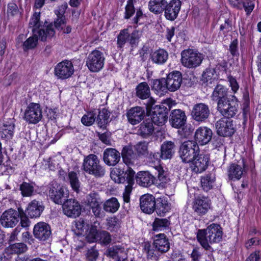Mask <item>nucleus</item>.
<instances>
[{
	"label": "nucleus",
	"instance_id": "7c9ffc66",
	"mask_svg": "<svg viewBox=\"0 0 261 261\" xmlns=\"http://www.w3.org/2000/svg\"><path fill=\"white\" fill-rule=\"evenodd\" d=\"M123 162L127 166L139 164L138 155L127 147H124L121 152Z\"/></svg>",
	"mask_w": 261,
	"mask_h": 261
},
{
	"label": "nucleus",
	"instance_id": "680f3d73",
	"mask_svg": "<svg viewBox=\"0 0 261 261\" xmlns=\"http://www.w3.org/2000/svg\"><path fill=\"white\" fill-rule=\"evenodd\" d=\"M98 255V250L95 247H91L87 250L86 254V259L87 261H96Z\"/></svg>",
	"mask_w": 261,
	"mask_h": 261
},
{
	"label": "nucleus",
	"instance_id": "2eb2a0df",
	"mask_svg": "<svg viewBox=\"0 0 261 261\" xmlns=\"http://www.w3.org/2000/svg\"><path fill=\"white\" fill-rule=\"evenodd\" d=\"M210 111L207 105L204 103L195 105L191 112V116L194 120L198 122L205 121L210 116Z\"/></svg>",
	"mask_w": 261,
	"mask_h": 261
},
{
	"label": "nucleus",
	"instance_id": "49530a36",
	"mask_svg": "<svg viewBox=\"0 0 261 261\" xmlns=\"http://www.w3.org/2000/svg\"><path fill=\"white\" fill-rule=\"evenodd\" d=\"M110 117V112L106 109L99 111L97 116L98 125L100 128H105Z\"/></svg>",
	"mask_w": 261,
	"mask_h": 261
},
{
	"label": "nucleus",
	"instance_id": "e433bc0d",
	"mask_svg": "<svg viewBox=\"0 0 261 261\" xmlns=\"http://www.w3.org/2000/svg\"><path fill=\"white\" fill-rule=\"evenodd\" d=\"M136 95L141 99H146L150 96V88L146 82H141L136 87Z\"/></svg>",
	"mask_w": 261,
	"mask_h": 261
},
{
	"label": "nucleus",
	"instance_id": "603ef678",
	"mask_svg": "<svg viewBox=\"0 0 261 261\" xmlns=\"http://www.w3.org/2000/svg\"><path fill=\"white\" fill-rule=\"evenodd\" d=\"M89 225L86 224L83 219H80L75 223L74 231L78 236L83 235L87 231Z\"/></svg>",
	"mask_w": 261,
	"mask_h": 261
},
{
	"label": "nucleus",
	"instance_id": "774afa93",
	"mask_svg": "<svg viewBox=\"0 0 261 261\" xmlns=\"http://www.w3.org/2000/svg\"><path fill=\"white\" fill-rule=\"evenodd\" d=\"M214 74V70L212 68H207L203 72L201 80L204 83L208 82L212 79Z\"/></svg>",
	"mask_w": 261,
	"mask_h": 261
},
{
	"label": "nucleus",
	"instance_id": "f704fd0d",
	"mask_svg": "<svg viewBox=\"0 0 261 261\" xmlns=\"http://www.w3.org/2000/svg\"><path fill=\"white\" fill-rule=\"evenodd\" d=\"M14 127V123L12 120L4 123L3 125L0 128V136L1 138L7 140L12 139L13 136Z\"/></svg>",
	"mask_w": 261,
	"mask_h": 261
},
{
	"label": "nucleus",
	"instance_id": "6e6552de",
	"mask_svg": "<svg viewBox=\"0 0 261 261\" xmlns=\"http://www.w3.org/2000/svg\"><path fill=\"white\" fill-rule=\"evenodd\" d=\"M105 61V57L103 53L95 49L86 58V66L90 71L97 72L103 68Z\"/></svg>",
	"mask_w": 261,
	"mask_h": 261
},
{
	"label": "nucleus",
	"instance_id": "37998d69",
	"mask_svg": "<svg viewBox=\"0 0 261 261\" xmlns=\"http://www.w3.org/2000/svg\"><path fill=\"white\" fill-rule=\"evenodd\" d=\"M228 173L229 178L231 179H239L243 174V169L240 165L232 164L229 167Z\"/></svg>",
	"mask_w": 261,
	"mask_h": 261
},
{
	"label": "nucleus",
	"instance_id": "a211bd4d",
	"mask_svg": "<svg viewBox=\"0 0 261 261\" xmlns=\"http://www.w3.org/2000/svg\"><path fill=\"white\" fill-rule=\"evenodd\" d=\"M211 201L206 197L198 196L193 202L192 208L198 215L205 214L211 208Z\"/></svg>",
	"mask_w": 261,
	"mask_h": 261
},
{
	"label": "nucleus",
	"instance_id": "3c124183",
	"mask_svg": "<svg viewBox=\"0 0 261 261\" xmlns=\"http://www.w3.org/2000/svg\"><path fill=\"white\" fill-rule=\"evenodd\" d=\"M155 169L158 173V179H156L158 182L157 184L160 185L167 183L169 181V178L167 176V173L165 172L162 167L160 165H156L155 166Z\"/></svg>",
	"mask_w": 261,
	"mask_h": 261
},
{
	"label": "nucleus",
	"instance_id": "4c0bfd02",
	"mask_svg": "<svg viewBox=\"0 0 261 261\" xmlns=\"http://www.w3.org/2000/svg\"><path fill=\"white\" fill-rule=\"evenodd\" d=\"M175 147L174 143L171 141H166L161 146V155L162 159L167 160L172 158Z\"/></svg>",
	"mask_w": 261,
	"mask_h": 261
},
{
	"label": "nucleus",
	"instance_id": "4d7b16f0",
	"mask_svg": "<svg viewBox=\"0 0 261 261\" xmlns=\"http://www.w3.org/2000/svg\"><path fill=\"white\" fill-rule=\"evenodd\" d=\"M64 11L56 13L57 19L55 21V26L58 30H63L65 27V17L63 15Z\"/></svg>",
	"mask_w": 261,
	"mask_h": 261
},
{
	"label": "nucleus",
	"instance_id": "f03ea898",
	"mask_svg": "<svg viewBox=\"0 0 261 261\" xmlns=\"http://www.w3.org/2000/svg\"><path fill=\"white\" fill-rule=\"evenodd\" d=\"M55 35V31L51 26L43 27L39 30H33V35L28 38L23 43L24 51L34 48L38 44L39 39L45 41L50 39Z\"/></svg>",
	"mask_w": 261,
	"mask_h": 261
},
{
	"label": "nucleus",
	"instance_id": "2f4dec72",
	"mask_svg": "<svg viewBox=\"0 0 261 261\" xmlns=\"http://www.w3.org/2000/svg\"><path fill=\"white\" fill-rule=\"evenodd\" d=\"M44 208L42 202L34 200L28 204L27 212L30 218H38L40 217Z\"/></svg>",
	"mask_w": 261,
	"mask_h": 261
},
{
	"label": "nucleus",
	"instance_id": "423d86ee",
	"mask_svg": "<svg viewBox=\"0 0 261 261\" xmlns=\"http://www.w3.org/2000/svg\"><path fill=\"white\" fill-rule=\"evenodd\" d=\"M181 56V64L188 68H194L199 66L203 59L202 54L191 49L183 50Z\"/></svg>",
	"mask_w": 261,
	"mask_h": 261
},
{
	"label": "nucleus",
	"instance_id": "8fccbe9b",
	"mask_svg": "<svg viewBox=\"0 0 261 261\" xmlns=\"http://www.w3.org/2000/svg\"><path fill=\"white\" fill-rule=\"evenodd\" d=\"M170 225V222L167 219L156 218L152 223L153 230L154 231L162 230Z\"/></svg>",
	"mask_w": 261,
	"mask_h": 261
},
{
	"label": "nucleus",
	"instance_id": "052dcab7",
	"mask_svg": "<svg viewBox=\"0 0 261 261\" xmlns=\"http://www.w3.org/2000/svg\"><path fill=\"white\" fill-rule=\"evenodd\" d=\"M141 35V33L137 30L133 31L130 34H129L128 42L132 46L134 47L137 45Z\"/></svg>",
	"mask_w": 261,
	"mask_h": 261
},
{
	"label": "nucleus",
	"instance_id": "6ab92c4d",
	"mask_svg": "<svg viewBox=\"0 0 261 261\" xmlns=\"http://www.w3.org/2000/svg\"><path fill=\"white\" fill-rule=\"evenodd\" d=\"M151 113V122L159 126L164 125L168 118V110L164 106H155Z\"/></svg>",
	"mask_w": 261,
	"mask_h": 261
},
{
	"label": "nucleus",
	"instance_id": "bb28decb",
	"mask_svg": "<svg viewBox=\"0 0 261 261\" xmlns=\"http://www.w3.org/2000/svg\"><path fill=\"white\" fill-rule=\"evenodd\" d=\"M136 181L141 186L148 187L158 184L156 178L148 171H140L136 176Z\"/></svg>",
	"mask_w": 261,
	"mask_h": 261
},
{
	"label": "nucleus",
	"instance_id": "bf43d9fd",
	"mask_svg": "<svg viewBox=\"0 0 261 261\" xmlns=\"http://www.w3.org/2000/svg\"><path fill=\"white\" fill-rule=\"evenodd\" d=\"M98 240L100 243L108 244L111 241V236L110 233L106 231H101L98 233Z\"/></svg>",
	"mask_w": 261,
	"mask_h": 261
},
{
	"label": "nucleus",
	"instance_id": "ddd939ff",
	"mask_svg": "<svg viewBox=\"0 0 261 261\" xmlns=\"http://www.w3.org/2000/svg\"><path fill=\"white\" fill-rule=\"evenodd\" d=\"M87 205L89 207L93 215L97 218H103L105 216L102 210L100 198L96 193H90L87 196Z\"/></svg>",
	"mask_w": 261,
	"mask_h": 261
},
{
	"label": "nucleus",
	"instance_id": "9b49d317",
	"mask_svg": "<svg viewBox=\"0 0 261 261\" xmlns=\"http://www.w3.org/2000/svg\"><path fill=\"white\" fill-rule=\"evenodd\" d=\"M20 214L19 211L10 208L5 211L1 215L0 222L2 225L6 228L15 226L20 220Z\"/></svg>",
	"mask_w": 261,
	"mask_h": 261
},
{
	"label": "nucleus",
	"instance_id": "f8f14e48",
	"mask_svg": "<svg viewBox=\"0 0 261 261\" xmlns=\"http://www.w3.org/2000/svg\"><path fill=\"white\" fill-rule=\"evenodd\" d=\"M215 127L217 133L220 136L229 137L235 132L232 121L225 117L218 120L215 123Z\"/></svg>",
	"mask_w": 261,
	"mask_h": 261
},
{
	"label": "nucleus",
	"instance_id": "5701e85b",
	"mask_svg": "<svg viewBox=\"0 0 261 261\" xmlns=\"http://www.w3.org/2000/svg\"><path fill=\"white\" fill-rule=\"evenodd\" d=\"M186 120L185 113L180 109L172 110L170 115L169 122L174 128H178L184 126Z\"/></svg>",
	"mask_w": 261,
	"mask_h": 261
},
{
	"label": "nucleus",
	"instance_id": "72a5a7b5",
	"mask_svg": "<svg viewBox=\"0 0 261 261\" xmlns=\"http://www.w3.org/2000/svg\"><path fill=\"white\" fill-rule=\"evenodd\" d=\"M212 97L213 100H217V102L229 98L227 97V89L222 85H217L214 90Z\"/></svg>",
	"mask_w": 261,
	"mask_h": 261
},
{
	"label": "nucleus",
	"instance_id": "c9c22d12",
	"mask_svg": "<svg viewBox=\"0 0 261 261\" xmlns=\"http://www.w3.org/2000/svg\"><path fill=\"white\" fill-rule=\"evenodd\" d=\"M155 209L158 215L163 216L170 210V204L166 198L161 197L156 200Z\"/></svg>",
	"mask_w": 261,
	"mask_h": 261
},
{
	"label": "nucleus",
	"instance_id": "6e6d98bb",
	"mask_svg": "<svg viewBox=\"0 0 261 261\" xmlns=\"http://www.w3.org/2000/svg\"><path fill=\"white\" fill-rule=\"evenodd\" d=\"M98 232L95 227L91 226L90 229H88L87 231L85 233V236H86V238L88 242H97Z\"/></svg>",
	"mask_w": 261,
	"mask_h": 261
},
{
	"label": "nucleus",
	"instance_id": "c756f323",
	"mask_svg": "<svg viewBox=\"0 0 261 261\" xmlns=\"http://www.w3.org/2000/svg\"><path fill=\"white\" fill-rule=\"evenodd\" d=\"M135 172L130 168L128 167L125 171L124 178H125L127 181L128 185L125 186V191L123 194V201L125 203H128L130 201V194L132 192V187L130 184L134 180Z\"/></svg>",
	"mask_w": 261,
	"mask_h": 261
},
{
	"label": "nucleus",
	"instance_id": "69168bd1",
	"mask_svg": "<svg viewBox=\"0 0 261 261\" xmlns=\"http://www.w3.org/2000/svg\"><path fill=\"white\" fill-rule=\"evenodd\" d=\"M107 229L110 231H114L119 227L118 219L116 217H111L107 219Z\"/></svg>",
	"mask_w": 261,
	"mask_h": 261
},
{
	"label": "nucleus",
	"instance_id": "f257e3e1",
	"mask_svg": "<svg viewBox=\"0 0 261 261\" xmlns=\"http://www.w3.org/2000/svg\"><path fill=\"white\" fill-rule=\"evenodd\" d=\"M223 231L220 225L213 223L205 229H199L196 238L201 246L206 250L212 249L210 244L218 243L222 238Z\"/></svg>",
	"mask_w": 261,
	"mask_h": 261
},
{
	"label": "nucleus",
	"instance_id": "13d9d810",
	"mask_svg": "<svg viewBox=\"0 0 261 261\" xmlns=\"http://www.w3.org/2000/svg\"><path fill=\"white\" fill-rule=\"evenodd\" d=\"M95 121V114L93 112H89L85 114L81 119L82 123L86 126H90Z\"/></svg>",
	"mask_w": 261,
	"mask_h": 261
},
{
	"label": "nucleus",
	"instance_id": "864d4df0",
	"mask_svg": "<svg viewBox=\"0 0 261 261\" xmlns=\"http://www.w3.org/2000/svg\"><path fill=\"white\" fill-rule=\"evenodd\" d=\"M129 33L128 29L121 30L117 37V44L119 47H122L126 41H128Z\"/></svg>",
	"mask_w": 261,
	"mask_h": 261
},
{
	"label": "nucleus",
	"instance_id": "338daca9",
	"mask_svg": "<svg viewBox=\"0 0 261 261\" xmlns=\"http://www.w3.org/2000/svg\"><path fill=\"white\" fill-rule=\"evenodd\" d=\"M161 159H162V156L159 152H151L148 156V160L149 163L153 164L156 163L158 165L160 163Z\"/></svg>",
	"mask_w": 261,
	"mask_h": 261
},
{
	"label": "nucleus",
	"instance_id": "dca6fc26",
	"mask_svg": "<svg viewBox=\"0 0 261 261\" xmlns=\"http://www.w3.org/2000/svg\"><path fill=\"white\" fill-rule=\"evenodd\" d=\"M209 160L208 155L199 153L189 163L190 167L196 173H201L207 168Z\"/></svg>",
	"mask_w": 261,
	"mask_h": 261
},
{
	"label": "nucleus",
	"instance_id": "b1692460",
	"mask_svg": "<svg viewBox=\"0 0 261 261\" xmlns=\"http://www.w3.org/2000/svg\"><path fill=\"white\" fill-rule=\"evenodd\" d=\"M128 121L133 125L139 123L145 116V111L140 107H135L128 110L126 113Z\"/></svg>",
	"mask_w": 261,
	"mask_h": 261
},
{
	"label": "nucleus",
	"instance_id": "09e8293b",
	"mask_svg": "<svg viewBox=\"0 0 261 261\" xmlns=\"http://www.w3.org/2000/svg\"><path fill=\"white\" fill-rule=\"evenodd\" d=\"M68 179L72 189L74 191L78 192L80 187V182L77 174L73 171L69 172L68 173Z\"/></svg>",
	"mask_w": 261,
	"mask_h": 261
},
{
	"label": "nucleus",
	"instance_id": "de8ad7c7",
	"mask_svg": "<svg viewBox=\"0 0 261 261\" xmlns=\"http://www.w3.org/2000/svg\"><path fill=\"white\" fill-rule=\"evenodd\" d=\"M34 184L23 182L20 185V190L23 197H30L34 194L35 188Z\"/></svg>",
	"mask_w": 261,
	"mask_h": 261
},
{
	"label": "nucleus",
	"instance_id": "4be33fe9",
	"mask_svg": "<svg viewBox=\"0 0 261 261\" xmlns=\"http://www.w3.org/2000/svg\"><path fill=\"white\" fill-rule=\"evenodd\" d=\"M156 201L152 195L149 194L142 196L140 198V206L141 210L145 213L151 214L155 210Z\"/></svg>",
	"mask_w": 261,
	"mask_h": 261
},
{
	"label": "nucleus",
	"instance_id": "ea45409f",
	"mask_svg": "<svg viewBox=\"0 0 261 261\" xmlns=\"http://www.w3.org/2000/svg\"><path fill=\"white\" fill-rule=\"evenodd\" d=\"M120 207V204L115 197H112L105 201L103 204V210L110 213H115Z\"/></svg>",
	"mask_w": 261,
	"mask_h": 261
},
{
	"label": "nucleus",
	"instance_id": "473e14b6",
	"mask_svg": "<svg viewBox=\"0 0 261 261\" xmlns=\"http://www.w3.org/2000/svg\"><path fill=\"white\" fill-rule=\"evenodd\" d=\"M151 61L158 65L164 64L168 58V53L163 49H159L150 54Z\"/></svg>",
	"mask_w": 261,
	"mask_h": 261
},
{
	"label": "nucleus",
	"instance_id": "0eeeda50",
	"mask_svg": "<svg viewBox=\"0 0 261 261\" xmlns=\"http://www.w3.org/2000/svg\"><path fill=\"white\" fill-rule=\"evenodd\" d=\"M47 194L50 199L58 204H61L62 198L67 197L69 195L67 189L56 181H52L48 184Z\"/></svg>",
	"mask_w": 261,
	"mask_h": 261
},
{
	"label": "nucleus",
	"instance_id": "39448f33",
	"mask_svg": "<svg viewBox=\"0 0 261 261\" xmlns=\"http://www.w3.org/2000/svg\"><path fill=\"white\" fill-rule=\"evenodd\" d=\"M238 100L234 95H232L229 98L217 102V110L224 116L229 118L236 115L238 112Z\"/></svg>",
	"mask_w": 261,
	"mask_h": 261
},
{
	"label": "nucleus",
	"instance_id": "412c9836",
	"mask_svg": "<svg viewBox=\"0 0 261 261\" xmlns=\"http://www.w3.org/2000/svg\"><path fill=\"white\" fill-rule=\"evenodd\" d=\"M181 3L180 0H172L167 5L164 9L165 16L170 20H175L180 10Z\"/></svg>",
	"mask_w": 261,
	"mask_h": 261
},
{
	"label": "nucleus",
	"instance_id": "79ce46f5",
	"mask_svg": "<svg viewBox=\"0 0 261 261\" xmlns=\"http://www.w3.org/2000/svg\"><path fill=\"white\" fill-rule=\"evenodd\" d=\"M166 83V79L164 78L155 80L153 81L151 87L158 94L162 95L168 90Z\"/></svg>",
	"mask_w": 261,
	"mask_h": 261
},
{
	"label": "nucleus",
	"instance_id": "58836bf2",
	"mask_svg": "<svg viewBox=\"0 0 261 261\" xmlns=\"http://www.w3.org/2000/svg\"><path fill=\"white\" fill-rule=\"evenodd\" d=\"M166 0H150L148 4L149 10L155 14L162 12L167 5Z\"/></svg>",
	"mask_w": 261,
	"mask_h": 261
},
{
	"label": "nucleus",
	"instance_id": "9d476101",
	"mask_svg": "<svg viewBox=\"0 0 261 261\" xmlns=\"http://www.w3.org/2000/svg\"><path fill=\"white\" fill-rule=\"evenodd\" d=\"M74 72L71 61L65 60L58 64L54 68L55 75L58 79L65 80L69 78Z\"/></svg>",
	"mask_w": 261,
	"mask_h": 261
},
{
	"label": "nucleus",
	"instance_id": "a18cd8bd",
	"mask_svg": "<svg viewBox=\"0 0 261 261\" xmlns=\"http://www.w3.org/2000/svg\"><path fill=\"white\" fill-rule=\"evenodd\" d=\"M44 26H51V28H53V25L51 24L47 25L43 24L42 25L40 21V12H35L29 22V27L32 28V32H33L34 30H39Z\"/></svg>",
	"mask_w": 261,
	"mask_h": 261
},
{
	"label": "nucleus",
	"instance_id": "aec40b11",
	"mask_svg": "<svg viewBox=\"0 0 261 261\" xmlns=\"http://www.w3.org/2000/svg\"><path fill=\"white\" fill-rule=\"evenodd\" d=\"M168 90L174 92L180 87L182 78L179 71H175L169 73L166 79Z\"/></svg>",
	"mask_w": 261,
	"mask_h": 261
},
{
	"label": "nucleus",
	"instance_id": "cd10ccee",
	"mask_svg": "<svg viewBox=\"0 0 261 261\" xmlns=\"http://www.w3.org/2000/svg\"><path fill=\"white\" fill-rule=\"evenodd\" d=\"M153 246L156 250L161 253L167 252L170 249L168 239L164 233H160L155 236Z\"/></svg>",
	"mask_w": 261,
	"mask_h": 261
},
{
	"label": "nucleus",
	"instance_id": "0e129e2a",
	"mask_svg": "<svg viewBox=\"0 0 261 261\" xmlns=\"http://www.w3.org/2000/svg\"><path fill=\"white\" fill-rule=\"evenodd\" d=\"M136 150L140 155H145L147 153L148 145L145 142L138 143L135 146Z\"/></svg>",
	"mask_w": 261,
	"mask_h": 261
},
{
	"label": "nucleus",
	"instance_id": "c03bdc74",
	"mask_svg": "<svg viewBox=\"0 0 261 261\" xmlns=\"http://www.w3.org/2000/svg\"><path fill=\"white\" fill-rule=\"evenodd\" d=\"M215 181V177L213 174H208L202 176L201 179V185L203 189L208 191L212 189Z\"/></svg>",
	"mask_w": 261,
	"mask_h": 261
},
{
	"label": "nucleus",
	"instance_id": "a878e982",
	"mask_svg": "<svg viewBox=\"0 0 261 261\" xmlns=\"http://www.w3.org/2000/svg\"><path fill=\"white\" fill-rule=\"evenodd\" d=\"M212 131L206 127H200L195 132V139L200 145L208 143L212 139Z\"/></svg>",
	"mask_w": 261,
	"mask_h": 261
},
{
	"label": "nucleus",
	"instance_id": "e2e57ef3",
	"mask_svg": "<svg viewBox=\"0 0 261 261\" xmlns=\"http://www.w3.org/2000/svg\"><path fill=\"white\" fill-rule=\"evenodd\" d=\"M18 210L19 211V213L20 214V220L21 226L23 227H28L30 225V221L28 217L23 212L22 208L19 207Z\"/></svg>",
	"mask_w": 261,
	"mask_h": 261
},
{
	"label": "nucleus",
	"instance_id": "5fc2aeb1",
	"mask_svg": "<svg viewBox=\"0 0 261 261\" xmlns=\"http://www.w3.org/2000/svg\"><path fill=\"white\" fill-rule=\"evenodd\" d=\"M12 253L20 254L25 252L27 250V246L24 243H15L9 247Z\"/></svg>",
	"mask_w": 261,
	"mask_h": 261
},
{
	"label": "nucleus",
	"instance_id": "20e7f679",
	"mask_svg": "<svg viewBox=\"0 0 261 261\" xmlns=\"http://www.w3.org/2000/svg\"><path fill=\"white\" fill-rule=\"evenodd\" d=\"M199 147L195 141L184 142L180 146L179 155L183 162L189 163L199 153Z\"/></svg>",
	"mask_w": 261,
	"mask_h": 261
},
{
	"label": "nucleus",
	"instance_id": "f3484780",
	"mask_svg": "<svg viewBox=\"0 0 261 261\" xmlns=\"http://www.w3.org/2000/svg\"><path fill=\"white\" fill-rule=\"evenodd\" d=\"M81 206L74 199L66 200L63 204V211L65 215L69 217H78L81 213Z\"/></svg>",
	"mask_w": 261,
	"mask_h": 261
},
{
	"label": "nucleus",
	"instance_id": "1a4fd4ad",
	"mask_svg": "<svg viewBox=\"0 0 261 261\" xmlns=\"http://www.w3.org/2000/svg\"><path fill=\"white\" fill-rule=\"evenodd\" d=\"M42 110L39 103H31L27 107L24 114V119L29 124H35L42 119Z\"/></svg>",
	"mask_w": 261,
	"mask_h": 261
},
{
	"label": "nucleus",
	"instance_id": "a19ab883",
	"mask_svg": "<svg viewBox=\"0 0 261 261\" xmlns=\"http://www.w3.org/2000/svg\"><path fill=\"white\" fill-rule=\"evenodd\" d=\"M154 131L152 122L150 121H146L142 123L138 129V134L143 138L150 136Z\"/></svg>",
	"mask_w": 261,
	"mask_h": 261
},
{
	"label": "nucleus",
	"instance_id": "393cba45",
	"mask_svg": "<svg viewBox=\"0 0 261 261\" xmlns=\"http://www.w3.org/2000/svg\"><path fill=\"white\" fill-rule=\"evenodd\" d=\"M103 160L108 166H114L120 160V153L114 148H107L103 153Z\"/></svg>",
	"mask_w": 261,
	"mask_h": 261
},
{
	"label": "nucleus",
	"instance_id": "c85d7f7f",
	"mask_svg": "<svg viewBox=\"0 0 261 261\" xmlns=\"http://www.w3.org/2000/svg\"><path fill=\"white\" fill-rule=\"evenodd\" d=\"M106 254L117 260L122 257H127V250L121 245H114L108 248Z\"/></svg>",
	"mask_w": 261,
	"mask_h": 261
},
{
	"label": "nucleus",
	"instance_id": "7ed1b4c3",
	"mask_svg": "<svg viewBox=\"0 0 261 261\" xmlns=\"http://www.w3.org/2000/svg\"><path fill=\"white\" fill-rule=\"evenodd\" d=\"M82 169L87 173L96 177H101L106 173L105 168L101 164L98 156L90 154L84 158Z\"/></svg>",
	"mask_w": 261,
	"mask_h": 261
},
{
	"label": "nucleus",
	"instance_id": "4468645a",
	"mask_svg": "<svg viewBox=\"0 0 261 261\" xmlns=\"http://www.w3.org/2000/svg\"><path fill=\"white\" fill-rule=\"evenodd\" d=\"M33 232L35 238L42 241L48 240L51 234L50 226L44 222H39L36 224Z\"/></svg>",
	"mask_w": 261,
	"mask_h": 261
}]
</instances>
